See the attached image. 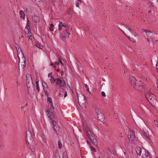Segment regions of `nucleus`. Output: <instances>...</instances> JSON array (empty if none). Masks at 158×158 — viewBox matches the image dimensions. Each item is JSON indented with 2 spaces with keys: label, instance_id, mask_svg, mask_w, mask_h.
<instances>
[{
  "label": "nucleus",
  "instance_id": "1",
  "mask_svg": "<svg viewBox=\"0 0 158 158\" xmlns=\"http://www.w3.org/2000/svg\"><path fill=\"white\" fill-rule=\"evenodd\" d=\"M27 86L28 89V94L34 92V85L32 82V78L31 76L29 74L26 75Z\"/></svg>",
  "mask_w": 158,
  "mask_h": 158
},
{
  "label": "nucleus",
  "instance_id": "2",
  "mask_svg": "<svg viewBox=\"0 0 158 158\" xmlns=\"http://www.w3.org/2000/svg\"><path fill=\"white\" fill-rule=\"evenodd\" d=\"M25 137L27 146L31 149L33 148L35 143L34 142V139L32 138L31 133L29 131H26Z\"/></svg>",
  "mask_w": 158,
  "mask_h": 158
},
{
  "label": "nucleus",
  "instance_id": "3",
  "mask_svg": "<svg viewBox=\"0 0 158 158\" xmlns=\"http://www.w3.org/2000/svg\"><path fill=\"white\" fill-rule=\"evenodd\" d=\"M56 86H59L60 89L64 90L66 87L65 82L64 79L62 77L57 78L56 82L55 83Z\"/></svg>",
  "mask_w": 158,
  "mask_h": 158
},
{
  "label": "nucleus",
  "instance_id": "4",
  "mask_svg": "<svg viewBox=\"0 0 158 158\" xmlns=\"http://www.w3.org/2000/svg\"><path fill=\"white\" fill-rule=\"evenodd\" d=\"M127 137L129 139V141L130 143L134 142L136 141L137 138L136 137L134 131L132 129L130 130L128 133Z\"/></svg>",
  "mask_w": 158,
  "mask_h": 158
},
{
  "label": "nucleus",
  "instance_id": "5",
  "mask_svg": "<svg viewBox=\"0 0 158 158\" xmlns=\"http://www.w3.org/2000/svg\"><path fill=\"white\" fill-rule=\"evenodd\" d=\"M143 81H137L133 87L134 89L139 91H142L144 90Z\"/></svg>",
  "mask_w": 158,
  "mask_h": 158
},
{
  "label": "nucleus",
  "instance_id": "6",
  "mask_svg": "<svg viewBox=\"0 0 158 158\" xmlns=\"http://www.w3.org/2000/svg\"><path fill=\"white\" fill-rule=\"evenodd\" d=\"M85 130L87 135L91 141L96 137L90 130L89 129L88 127H86Z\"/></svg>",
  "mask_w": 158,
  "mask_h": 158
},
{
  "label": "nucleus",
  "instance_id": "7",
  "mask_svg": "<svg viewBox=\"0 0 158 158\" xmlns=\"http://www.w3.org/2000/svg\"><path fill=\"white\" fill-rule=\"evenodd\" d=\"M145 33L147 35V41L149 42L151 41H152L153 36V34L149 30H145Z\"/></svg>",
  "mask_w": 158,
  "mask_h": 158
},
{
  "label": "nucleus",
  "instance_id": "8",
  "mask_svg": "<svg viewBox=\"0 0 158 158\" xmlns=\"http://www.w3.org/2000/svg\"><path fill=\"white\" fill-rule=\"evenodd\" d=\"M77 97L78 99V103L79 104V105L82 107V108H85L86 107V101H85V96L84 95L83 96V98L82 99L80 100V101L79 100V99L78 98V96L77 95Z\"/></svg>",
  "mask_w": 158,
  "mask_h": 158
},
{
  "label": "nucleus",
  "instance_id": "9",
  "mask_svg": "<svg viewBox=\"0 0 158 158\" xmlns=\"http://www.w3.org/2000/svg\"><path fill=\"white\" fill-rule=\"evenodd\" d=\"M69 30H65L64 31L63 33L61 35L60 37L62 40H64L69 37V35L70 34V33L68 32Z\"/></svg>",
  "mask_w": 158,
  "mask_h": 158
},
{
  "label": "nucleus",
  "instance_id": "10",
  "mask_svg": "<svg viewBox=\"0 0 158 158\" xmlns=\"http://www.w3.org/2000/svg\"><path fill=\"white\" fill-rule=\"evenodd\" d=\"M145 96L147 100L150 102L154 100V98H153V97L154 96V95L150 92L147 93Z\"/></svg>",
  "mask_w": 158,
  "mask_h": 158
},
{
  "label": "nucleus",
  "instance_id": "11",
  "mask_svg": "<svg viewBox=\"0 0 158 158\" xmlns=\"http://www.w3.org/2000/svg\"><path fill=\"white\" fill-rule=\"evenodd\" d=\"M48 110H46V112L47 113V115H49L48 116L49 118H50L51 120H53V118L52 117H51V116H53L55 114V110H53L52 111H51Z\"/></svg>",
  "mask_w": 158,
  "mask_h": 158
},
{
  "label": "nucleus",
  "instance_id": "12",
  "mask_svg": "<svg viewBox=\"0 0 158 158\" xmlns=\"http://www.w3.org/2000/svg\"><path fill=\"white\" fill-rule=\"evenodd\" d=\"M150 155L148 151L145 150L144 153L142 154V157L143 158H150Z\"/></svg>",
  "mask_w": 158,
  "mask_h": 158
},
{
  "label": "nucleus",
  "instance_id": "13",
  "mask_svg": "<svg viewBox=\"0 0 158 158\" xmlns=\"http://www.w3.org/2000/svg\"><path fill=\"white\" fill-rule=\"evenodd\" d=\"M130 81L131 84L133 86L137 81L134 77L130 76Z\"/></svg>",
  "mask_w": 158,
  "mask_h": 158
},
{
  "label": "nucleus",
  "instance_id": "14",
  "mask_svg": "<svg viewBox=\"0 0 158 158\" xmlns=\"http://www.w3.org/2000/svg\"><path fill=\"white\" fill-rule=\"evenodd\" d=\"M54 129L58 135H61L62 132L58 126H56V127H54Z\"/></svg>",
  "mask_w": 158,
  "mask_h": 158
},
{
  "label": "nucleus",
  "instance_id": "15",
  "mask_svg": "<svg viewBox=\"0 0 158 158\" xmlns=\"http://www.w3.org/2000/svg\"><path fill=\"white\" fill-rule=\"evenodd\" d=\"M97 116L98 119L100 121H104L105 118L103 113H101L100 114H98Z\"/></svg>",
  "mask_w": 158,
  "mask_h": 158
},
{
  "label": "nucleus",
  "instance_id": "16",
  "mask_svg": "<svg viewBox=\"0 0 158 158\" xmlns=\"http://www.w3.org/2000/svg\"><path fill=\"white\" fill-rule=\"evenodd\" d=\"M32 20L35 22L37 23L40 21L39 17L36 15H34L32 17Z\"/></svg>",
  "mask_w": 158,
  "mask_h": 158
},
{
  "label": "nucleus",
  "instance_id": "17",
  "mask_svg": "<svg viewBox=\"0 0 158 158\" xmlns=\"http://www.w3.org/2000/svg\"><path fill=\"white\" fill-rule=\"evenodd\" d=\"M50 77L51 78L50 79V81L51 84H53L55 82H56H56L57 78H54L52 75H51Z\"/></svg>",
  "mask_w": 158,
  "mask_h": 158
},
{
  "label": "nucleus",
  "instance_id": "18",
  "mask_svg": "<svg viewBox=\"0 0 158 158\" xmlns=\"http://www.w3.org/2000/svg\"><path fill=\"white\" fill-rule=\"evenodd\" d=\"M135 150L137 154L138 155L140 156L142 152V149L141 148L139 147H137L136 148Z\"/></svg>",
  "mask_w": 158,
  "mask_h": 158
},
{
  "label": "nucleus",
  "instance_id": "19",
  "mask_svg": "<svg viewBox=\"0 0 158 158\" xmlns=\"http://www.w3.org/2000/svg\"><path fill=\"white\" fill-rule=\"evenodd\" d=\"M35 46L38 48L42 49L43 48V46L41 43L38 41H37L35 44Z\"/></svg>",
  "mask_w": 158,
  "mask_h": 158
},
{
  "label": "nucleus",
  "instance_id": "20",
  "mask_svg": "<svg viewBox=\"0 0 158 158\" xmlns=\"http://www.w3.org/2000/svg\"><path fill=\"white\" fill-rule=\"evenodd\" d=\"M35 82H36V84L37 90L38 92H39L40 91V87H39V84L38 79H36Z\"/></svg>",
  "mask_w": 158,
  "mask_h": 158
},
{
  "label": "nucleus",
  "instance_id": "21",
  "mask_svg": "<svg viewBox=\"0 0 158 158\" xmlns=\"http://www.w3.org/2000/svg\"><path fill=\"white\" fill-rule=\"evenodd\" d=\"M19 13L20 15V18H21L24 19L25 15L24 12L22 10H20V11Z\"/></svg>",
  "mask_w": 158,
  "mask_h": 158
},
{
  "label": "nucleus",
  "instance_id": "22",
  "mask_svg": "<svg viewBox=\"0 0 158 158\" xmlns=\"http://www.w3.org/2000/svg\"><path fill=\"white\" fill-rule=\"evenodd\" d=\"M142 134L144 137L147 139L149 138V134L148 132H146L144 131L142 132Z\"/></svg>",
  "mask_w": 158,
  "mask_h": 158
},
{
  "label": "nucleus",
  "instance_id": "23",
  "mask_svg": "<svg viewBox=\"0 0 158 158\" xmlns=\"http://www.w3.org/2000/svg\"><path fill=\"white\" fill-rule=\"evenodd\" d=\"M24 32L25 33V34L27 37L29 38V36L31 37V31H28V32L26 31H24Z\"/></svg>",
  "mask_w": 158,
  "mask_h": 158
},
{
  "label": "nucleus",
  "instance_id": "24",
  "mask_svg": "<svg viewBox=\"0 0 158 158\" xmlns=\"http://www.w3.org/2000/svg\"><path fill=\"white\" fill-rule=\"evenodd\" d=\"M60 93L59 94V95L60 97H63V96L64 93V91H63L64 90L60 89H59Z\"/></svg>",
  "mask_w": 158,
  "mask_h": 158
},
{
  "label": "nucleus",
  "instance_id": "25",
  "mask_svg": "<svg viewBox=\"0 0 158 158\" xmlns=\"http://www.w3.org/2000/svg\"><path fill=\"white\" fill-rule=\"evenodd\" d=\"M42 85L43 87V89H44V90H45V88H47L48 87V86L46 83L44 81H43L42 82Z\"/></svg>",
  "mask_w": 158,
  "mask_h": 158
},
{
  "label": "nucleus",
  "instance_id": "26",
  "mask_svg": "<svg viewBox=\"0 0 158 158\" xmlns=\"http://www.w3.org/2000/svg\"><path fill=\"white\" fill-rule=\"evenodd\" d=\"M24 31H26L27 32H28V31H31L30 27L28 25V24L25 27Z\"/></svg>",
  "mask_w": 158,
  "mask_h": 158
},
{
  "label": "nucleus",
  "instance_id": "27",
  "mask_svg": "<svg viewBox=\"0 0 158 158\" xmlns=\"http://www.w3.org/2000/svg\"><path fill=\"white\" fill-rule=\"evenodd\" d=\"M47 101L49 102L50 105H52V104L53 103L52 99L51 98L48 97L47 98Z\"/></svg>",
  "mask_w": 158,
  "mask_h": 158
},
{
  "label": "nucleus",
  "instance_id": "28",
  "mask_svg": "<svg viewBox=\"0 0 158 158\" xmlns=\"http://www.w3.org/2000/svg\"><path fill=\"white\" fill-rule=\"evenodd\" d=\"M61 26L62 27H64L66 28V29L67 30H69V26L67 24H62V25H61Z\"/></svg>",
  "mask_w": 158,
  "mask_h": 158
},
{
  "label": "nucleus",
  "instance_id": "29",
  "mask_svg": "<svg viewBox=\"0 0 158 158\" xmlns=\"http://www.w3.org/2000/svg\"><path fill=\"white\" fill-rule=\"evenodd\" d=\"M91 142L95 145H96L97 144V140L96 137L93 139Z\"/></svg>",
  "mask_w": 158,
  "mask_h": 158
},
{
  "label": "nucleus",
  "instance_id": "30",
  "mask_svg": "<svg viewBox=\"0 0 158 158\" xmlns=\"http://www.w3.org/2000/svg\"><path fill=\"white\" fill-rule=\"evenodd\" d=\"M58 148L59 149H60L62 148V144L61 143V142L60 140H59L58 141Z\"/></svg>",
  "mask_w": 158,
  "mask_h": 158
},
{
  "label": "nucleus",
  "instance_id": "31",
  "mask_svg": "<svg viewBox=\"0 0 158 158\" xmlns=\"http://www.w3.org/2000/svg\"><path fill=\"white\" fill-rule=\"evenodd\" d=\"M95 111L97 115L98 114H100L101 113H102L98 108H96Z\"/></svg>",
  "mask_w": 158,
  "mask_h": 158
},
{
  "label": "nucleus",
  "instance_id": "32",
  "mask_svg": "<svg viewBox=\"0 0 158 158\" xmlns=\"http://www.w3.org/2000/svg\"><path fill=\"white\" fill-rule=\"evenodd\" d=\"M62 158H68L67 154L66 152H64L63 153L62 155Z\"/></svg>",
  "mask_w": 158,
  "mask_h": 158
},
{
  "label": "nucleus",
  "instance_id": "33",
  "mask_svg": "<svg viewBox=\"0 0 158 158\" xmlns=\"http://www.w3.org/2000/svg\"><path fill=\"white\" fill-rule=\"evenodd\" d=\"M85 87L87 91L88 92L89 94H90V92L89 90V89L88 86L87 84H85Z\"/></svg>",
  "mask_w": 158,
  "mask_h": 158
},
{
  "label": "nucleus",
  "instance_id": "34",
  "mask_svg": "<svg viewBox=\"0 0 158 158\" xmlns=\"http://www.w3.org/2000/svg\"><path fill=\"white\" fill-rule=\"evenodd\" d=\"M23 53V61H24V64L23 65V66H22V67L23 68L24 67V66H25V57H24V55Z\"/></svg>",
  "mask_w": 158,
  "mask_h": 158
},
{
  "label": "nucleus",
  "instance_id": "35",
  "mask_svg": "<svg viewBox=\"0 0 158 158\" xmlns=\"http://www.w3.org/2000/svg\"><path fill=\"white\" fill-rule=\"evenodd\" d=\"M54 27V25L53 24H50V27L49 29L51 31H53L54 30L53 28H52Z\"/></svg>",
  "mask_w": 158,
  "mask_h": 158
},
{
  "label": "nucleus",
  "instance_id": "36",
  "mask_svg": "<svg viewBox=\"0 0 158 158\" xmlns=\"http://www.w3.org/2000/svg\"><path fill=\"white\" fill-rule=\"evenodd\" d=\"M148 4L151 7H153L154 6L153 3L151 2H148Z\"/></svg>",
  "mask_w": 158,
  "mask_h": 158
},
{
  "label": "nucleus",
  "instance_id": "37",
  "mask_svg": "<svg viewBox=\"0 0 158 158\" xmlns=\"http://www.w3.org/2000/svg\"><path fill=\"white\" fill-rule=\"evenodd\" d=\"M3 148V144L1 142H0V150H2Z\"/></svg>",
  "mask_w": 158,
  "mask_h": 158
},
{
  "label": "nucleus",
  "instance_id": "38",
  "mask_svg": "<svg viewBox=\"0 0 158 158\" xmlns=\"http://www.w3.org/2000/svg\"><path fill=\"white\" fill-rule=\"evenodd\" d=\"M52 121V124L54 126L53 127L54 128V127H56V126L57 125H56V123L55 121H54L53 120Z\"/></svg>",
  "mask_w": 158,
  "mask_h": 158
},
{
  "label": "nucleus",
  "instance_id": "39",
  "mask_svg": "<svg viewBox=\"0 0 158 158\" xmlns=\"http://www.w3.org/2000/svg\"><path fill=\"white\" fill-rule=\"evenodd\" d=\"M62 26L61 24H59L58 26V29L59 31H61L62 29Z\"/></svg>",
  "mask_w": 158,
  "mask_h": 158
},
{
  "label": "nucleus",
  "instance_id": "40",
  "mask_svg": "<svg viewBox=\"0 0 158 158\" xmlns=\"http://www.w3.org/2000/svg\"><path fill=\"white\" fill-rule=\"evenodd\" d=\"M101 94L103 97H105L106 96V94L104 91H102L101 92Z\"/></svg>",
  "mask_w": 158,
  "mask_h": 158
},
{
  "label": "nucleus",
  "instance_id": "41",
  "mask_svg": "<svg viewBox=\"0 0 158 158\" xmlns=\"http://www.w3.org/2000/svg\"><path fill=\"white\" fill-rule=\"evenodd\" d=\"M58 63H59V64L60 63V64H61L62 65H63V64H62V61H61V59L60 58H58Z\"/></svg>",
  "mask_w": 158,
  "mask_h": 158
},
{
  "label": "nucleus",
  "instance_id": "42",
  "mask_svg": "<svg viewBox=\"0 0 158 158\" xmlns=\"http://www.w3.org/2000/svg\"><path fill=\"white\" fill-rule=\"evenodd\" d=\"M67 95V92L66 91H64V97L65 98Z\"/></svg>",
  "mask_w": 158,
  "mask_h": 158
},
{
  "label": "nucleus",
  "instance_id": "43",
  "mask_svg": "<svg viewBox=\"0 0 158 158\" xmlns=\"http://www.w3.org/2000/svg\"><path fill=\"white\" fill-rule=\"evenodd\" d=\"M90 147H91V149L92 150H93L94 151V152H96V150L95 149V148H94V147H92V146H90Z\"/></svg>",
  "mask_w": 158,
  "mask_h": 158
},
{
  "label": "nucleus",
  "instance_id": "44",
  "mask_svg": "<svg viewBox=\"0 0 158 158\" xmlns=\"http://www.w3.org/2000/svg\"><path fill=\"white\" fill-rule=\"evenodd\" d=\"M50 105V106H51L50 107V108L49 109V110H52V109H51L52 108L53 109H54V107L53 106V103L52 104V105Z\"/></svg>",
  "mask_w": 158,
  "mask_h": 158
},
{
  "label": "nucleus",
  "instance_id": "45",
  "mask_svg": "<svg viewBox=\"0 0 158 158\" xmlns=\"http://www.w3.org/2000/svg\"><path fill=\"white\" fill-rule=\"evenodd\" d=\"M76 5L77 7H78L79 6V3L78 2H76Z\"/></svg>",
  "mask_w": 158,
  "mask_h": 158
},
{
  "label": "nucleus",
  "instance_id": "46",
  "mask_svg": "<svg viewBox=\"0 0 158 158\" xmlns=\"http://www.w3.org/2000/svg\"><path fill=\"white\" fill-rule=\"evenodd\" d=\"M55 158H60V156L58 155L57 154H56L55 155Z\"/></svg>",
  "mask_w": 158,
  "mask_h": 158
},
{
  "label": "nucleus",
  "instance_id": "47",
  "mask_svg": "<svg viewBox=\"0 0 158 158\" xmlns=\"http://www.w3.org/2000/svg\"><path fill=\"white\" fill-rule=\"evenodd\" d=\"M45 95L47 96H48V92H47V90H46V91H45Z\"/></svg>",
  "mask_w": 158,
  "mask_h": 158
},
{
  "label": "nucleus",
  "instance_id": "48",
  "mask_svg": "<svg viewBox=\"0 0 158 158\" xmlns=\"http://www.w3.org/2000/svg\"><path fill=\"white\" fill-rule=\"evenodd\" d=\"M126 28H127V29H128L129 31H130V32H131V30L130 28H129V27H127V26H126Z\"/></svg>",
  "mask_w": 158,
  "mask_h": 158
},
{
  "label": "nucleus",
  "instance_id": "49",
  "mask_svg": "<svg viewBox=\"0 0 158 158\" xmlns=\"http://www.w3.org/2000/svg\"><path fill=\"white\" fill-rule=\"evenodd\" d=\"M50 65H52V66H53L55 68H56V66L55 65H54L52 63H51L50 64Z\"/></svg>",
  "mask_w": 158,
  "mask_h": 158
},
{
  "label": "nucleus",
  "instance_id": "50",
  "mask_svg": "<svg viewBox=\"0 0 158 158\" xmlns=\"http://www.w3.org/2000/svg\"><path fill=\"white\" fill-rule=\"evenodd\" d=\"M61 75L62 76L64 74V73L63 71H61Z\"/></svg>",
  "mask_w": 158,
  "mask_h": 158
},
{
  "label": "nucleus",
  "instance_id": "51",
  "mask_svg": "<svg viewBox=\"0 0 158 158\" xmlns=\"http://www.w3.org/2000/svg\"><path fill=\"white\" fill-rule=\"evenodd\" d=\"M56 64H57V65L59 64V63H58V62H57V61H56L55 62V65H56Z\"/></svg>",
  "mask_w": 158,
  "mask_h": 158
},
{
  "label": "nucleus",
  "instance_id": "52",
  "mask_svg": "<svg viewBox=\"0 0 158 158\" xmlns=\"http://www.w3.org/2000/svg\"><path fill=\"white\" fill-rule=\"evenodd\" d=\"M33 1H35V2H39L40 0H32Z\"/></svg>",
  "mask_w": 158,
  "mask_h": 158
},
{
  "label": "nucleus",
  "instance_id": "53",
  "mask_svg": "<svg viewBox=\"0 0 158 158\" xmlns=\"http://www.w3.org/2000/svg\"><path fill=\"white\" fill-rule=\"evenodd\" d=\"M87 142L88 144H90V142H89V141L87 140Z\"/></svg>",
  "mask_w": 158,
  "mask_h": 158
},
{
  "label": "nucleus",
  "instance_id": "54",
  "mask_svg": "<svg viewBox=\"0 0 158 158\" xmlns=\"http://www.w3.org/2000/svg\"><path fill=\"white\" fill-rule=\"evenodd\" d=\"M156 66H158V61L156 63Z\"/></svg>",
  "mask_w": 158,
  "mask_h": 158
},
{
  "label": "nucleus",
  "instance_id": "55",
  "mask_svg": "<svg viewBox=\"0 0 158 158\" xmlns=\"http://www.w3.org/2000/svg\"><path fill=\"white\" fill-rule=\"evenodd\" d=\"M28 38H29V39H31L32 38L31 35V37L29 36V37Z\"/></svg>",
  "mask_w": 158,
  "mask_h": 158
},
{
  "label": "nucleus",
  "instance_id": "56",
  "mask_svg": "<svg viewBox=\"0 0 158 158\" xmlns=\"http://www.w3.org/2000/svg\"><path fill=\"white\" fill-rule=\"evenodd\" d=\"M17 87H18V86H19V85L18 84V82H17Z\"/></svg>",
  "mask_w": 158,
  "mask_h": 158
},
{
  "label": "nucleus",
  "instance_id": "57",
  "mask_svg": "<svg viewBox=\"0 0 158 158\" xmlns=\"http://www.w3.org/2000/svg\"><path fill=\"white\" fill-rule=\"evenodd\" d=\"M148 13H151L152 12V11L151 10H150L148 11Z\"/></svg>",
  "mask_w": 158,
  "mask_h": 158
},
{
  "label": "nucleus",
  "instance_id": "58",
  "mask_svg": "<svg viewBox=\"0 0 158 158\" xmlns=\"http://www.w3.org/2000/svg\"><path fill=\"white\" fill-rule=\"evenodd\" d=\"M56 70H57V72H59V71H60V69H56Z\"/></svg>",
  "mask_w": 158,
  "mask_h": 158
},
{
  "label": "nucleus",
  "instance_id": "59",
  "mask_svg": "<svg viewBox=\"0 0 158 158\" xmlns=\"http://www.w3.org/2000/svg\"><path fill=\"white\" fill-rule=\"evenodd\" d=\"M61 24H62V22H59V24H61V25H62Z\"/></svg>",
  "mask_w": 158,
  "mask_h": 158
},
{
  "label": "nucleus",
  "instance_id": "60",
  "mask_svg": "<svg viewBox=\"0 0 158 158\" xmlns=\"http://www.w3.org/2000/svg\"><path fill=\"white\" fill-rule=\"evenodd\" d=\"M119 136L120 137H123V136L122 135H120Z\"/></svg>",
  "mask_w": 158,
  "mask_h": 158
},
{
  "label": "nucleus",
  "instance_id": "61",
  "mask_svg": "<svg viewBox=\"0 0 158 158\" xmlns=\"http://www.w3.org/2000/svg\"><path fill=\"white\" fill-rule=\"evenodd\" d=\"M156 70L157 71V72H158V68H156Z\"/></svg>",
  "mask_w": 158,
  "mask_h": 158
},
{
  "label": "nucleus",
  "instance_id": "62",
  "mask_svg": "<svg viewBox=\"0 0 158 158\" xmlns=\"http://www.w3.org/2000/svg\"><path fill=\"white\" fill-rule=\"evenodd\" d=\"M23 36H21V38L22 39V38H23Z\"/></svg>",
  "mask_w": 158,
  "mask_h": 158
},
{
  "label": "nucleus",
  "instance_id": "63",
  "mask_svg": "<svg viewBox=\"0 0 158 158\" xmlns=\"http://www.w3.org/2000/svg\"><path fill=\"white\" fill-rule=\"evenodd\" d=\"M156 126L158 127V123H157L156 124Z\"/></svg>",
  "mask_w": 158,
  "mask_h": 158
},
{
  "label": "nucleus",
  "instance_id": "64",
  "mask_svg": "<svg viewBox=\"0 0 158 158\" xmlns=\"http://www.w3.org/2000/svg\"><path fill=\"white\" fill-rule=\"evenodd\" d=\"M78 1H79V2H82L81 0H78Z\"/></svg>",
  "mask_w": 158,
  "mask_h": 158
}]
</instances>
